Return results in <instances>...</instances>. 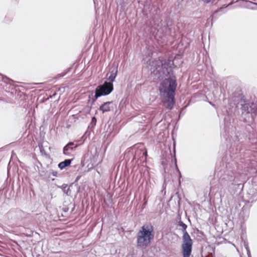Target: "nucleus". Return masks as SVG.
<instances>
[{"label":"nucleus","instance_id":"423d86ee","mask_svg":"<svg viewBox=\"0 0 257 257\" xmlns=\"http://www.w3.org/2000/svg\"><path fill=\"white\" fill-rule=\"evenodd\" d=\"M71 160L70 159L66 160L63 162L60 163L58 165V167L61 169H63L67 166L70 165Z\"/></svg>","mask_w":257,"mask_h":257},{"label":"nucleus","instance_id":"0eeeda50","mask_svg":"<svg viewBox=\"0 0 257 257\" xmlns=\"http://www.w3.org/2000/svg\"><path fill=\"white\" fill-rule=\"evenodd\" d=\"M74 145L73 143H69L63 149L64 154L65 155L68 154V151L69 150H72L73 148L71 147V146Z\"/></svg>","mask_w":257,"mask_h":257},{"label":"nucleus","instance_id":"6e6552de","mask_svg":"<svg viewBox=\"0 0 257 257\" xmlns=\"http://www.w3.org/2000/svg\"><path fill=\"white\" fill-rule=\"evenodd\" d=\"M117 70H115L114 72H112L110 74V76L108 77V80H110L111 82L114 80L116 75H117Z\"/></svg>","mask_w":257,"mask_h":257},{"label":"nucleus","instance_id":"1a4fd4ad","mask_svg":"<svg viewBox=\"0 0 257 257\" xmlns=\"http://www.w3.org/2000/svg\"><path fill=\"white\" fill-rule=\"evenodd\" d=\"M179 225L181 227L182 229L184 231V233L186 232V229L187 228V225L185 223L183 222H179Z\"/></svg>","mask_w":257,"mask_h":257},{"label":"nucleus","instance_id":"4468645a","mask_svg":"<svg viewBox=\"0 0 257 257\" xmlns=\"http://www.w3.org/2000/svg\"><path fill=\"white\" fill-rule=\"evenodd\" d=\"M247 253H248V255H249V251L248 250H247Z\"/></svg>","mask_w":257,"mask_h":257},{"label":"nucleus","instance_id":"39448f33","mask_svg":"<svg viewBox=\"0 0 257 257\" xmlns=\"http://www.w3.org/2000/svg\"><path fill=\"white\" fill-rule=\"evenodd\" d=\"M114 104L112 102H106L103 103L100 107V110H101L103 113L107 111H109L113 108Z\"/></svg>","mask_w":257,"mask_h":257},{"label":"nucleus","instance_id":"f257e3e1","mask_svg":"<svg viewBox=\"0 0 257 257\" xmlns=\"http://www.w3.org/2000/svg\"><path fill=\"white\" fill-rule=\"evenodd\" d=\"M176 80L174 78L165 79L161 83L160 92L164 98V105L171 109L174 103V92L176 89Z\"/></svg>","mask_w":257,"mask_h":257},{"label":"nucleus","instance_id":"f03ea898","mask_svg":"<svg viewBox=\"0 0 257 257\" xmlns=\"http://www.w3.org/2000/svg\"><path fill=\"white\" fill-rule=\"evenodd\" d=\"M154 238L153 227L151 225H144L138 233L137 244L141 247L148 246Z\"/></svg>","mask_w":257,"mask_h":257},{"label":"nucleus","instance_id":"2eb2a0df","mask_svg":"<svg viewBox=\"0 0 257 257\" xmlns=\"http://www.w3.org/2000/svg\"><path fill=\"white\" fill-rule=\"evenodd\" d=\"M246 105H245L244 106H243V107L245 108L246 106H245Z\"/></svg>","mask_w":257,"mask_h":257},{"label":"nucleus","instance_id":"7ed1b4c3","mask_svg":"<svg viewBox=\"0 0 257 257\" xmlns=\"http://www.w3.org/2000/svg\"><path fill=\"white\" fill-rule=\"evenodd\" d=\"M192 240L187 232L183 233L182 250L183 257H193L191 254Z\"/></svg>","mask_w":257,"mask_h":257},{"label":"nucleus","instance_id":"f8f14e48","mask_svg":"<svg viewBox=\"0 0 257 257\" xmlns=\"http://www.w3.org/2000/svg\"><path fill=\"white\" fill-rule=\"evenodd\" d=\"M51 174L54 177H56L57 176V172L56 171H53L51 173Z\"/></svg>","mask_w":257,"mask_h":257},{"label":"nucleus","instance_id":"9d476101","mask_svg":"<svg viewBox=\"0 0 257 257\" xmlns=\"http://www.w3.org/2000/svg\"><path fill=\"white\" fill-rule=\"evenodd\" d=\"M173 64V62H172V61L171 60H168V62H167V64L166 65L165 64H163V66L165 68H167V67H171V65Z\"/></svg>","mask_w":257,"mask_h":257},{"label":"nucleus","instance_id":"20e7f679","mask_svg":"<svg viewBox=\"0 0 257 257\" xmlns=\"http://www.w3.org/2000/svg\"><path fill=\"white\" fill-rule=\"evenodd\" d=\"M113 89L112 83L105 82L96 88L95 97L97 98L102 95H108L112 92Z\"/></svg>","mask_w":257,"mask_h":257},{"label":"nucleus","instance_id":"ddd939ff","mask_svg":"<svg viewBox=\"0 0 257 257\" xmlns=\"http://www.w3.org/2000/svg\"><path fill=\"white\" fill-rule=\"evenodd\" d=\"M203 2L204 3H210V2H212L213 1H214V0H202Z\"/></svg>","mask_w":257,"mask_h":257},{"label":"nucleus","instance_id":"9b49d317","mask_svg":"<svg viewBox=\"0 0 257 257\" xmlns=\"http://www.w3.org/2000/svg\"><path fill=\"white\" fill-rule=\"evenodd\" d=\"M255 111V105L254 104H252L251 106H250V109H247V112H254Z\"/></svg>","mask_w":257,"mask_h":257}]
</instances>
